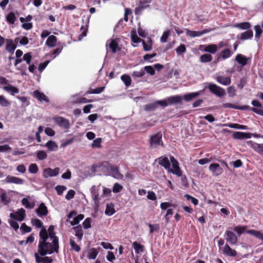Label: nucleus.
I'll return each mask as SVG.
<instances>
[{
	"mask_svg": "<svg viewBox=\"0 0 263 263\" xmlns=\"http://www.w3.org/2000/svg\"><path fill=\"white\" fill-rule=\"evenodd\" d=\"M39 237L37 252L41 256H44L47 254L58 252L59 248V241H57V239L50 240L46 237H45L44 233L42 232L40 233Z\"/></svg>",
	"mask_w": 263,
	"mask_h": 263,
	"instance_id": "1",
	"label": "nucleus"
},
{
	"mask_svg": "<svg viewBox=\"0 0 263 263\" xmlns=\"http://www.w3.org/2000/svg\"><path fill=\"white\" fill-rule=\"evenodd\" d=\"M149 141L150 147L152 148H157L160 145L164 147V144L162 140V134L161 133H157L156 134L151 136Z\"/></svg>",
	"mask_w": 263,
	"mask_h": 263,
	"instance_id": "2",
	"label": "nucleus"
},
{
	"mask_svg": "<svg viewBox=\"0 0 263 263\" xmlns=\"http://www.w3.org/2000/svg\"><path fill=\"white\" fill-rule=\"evenodd\" d=\"M224 237L226 241L231 245H235L238 242V236L233 231L227 230L224 233Z\"/></svg>",
	"mask_w": 263,
	"mask_h": 263,
	"instance_id": "3",
	"label": "nucleus"
},
{
	"mask_svg": "<svg viewBox=\"0 0 263 263\" xmlns=\"http://www.w3.org/2000/svg\"><path fill=\"white\" fill-rule=\"evenodd\" d=\"M208 88L211 92L220 98L223 97L226 93L223 88L215 84L210 83L208 86Z\"/></svg>",
	"mask_w": 263,
	"mask_h": 263,
	"instance_id": "4",
	"label": "nucleus"
},
{
	"mask_svg": "<svg viewBox=\"0 0 263 263\" xmlns=\"http://www.w3.org/2000/svg\"><path fill=\"white\" fill-rule=\"evenodd\" d=\"M54 229V228L53 226H50L47 230L44 227H43L40 233H41L42 232H43L44 233L45 237H46L47 238L50 239V240L57 239V240L59 241V238L55 235Z\"/></svg>",
	"mask_w": 263,
	"mask_h": 263,
	"instance_id": "5",
	"label": "nucleus"
},
{
	"mask_svg": "<svg viewBox=\"0 0 263 263\" xmlns=\"http://www.w3.org/2000/svg\"><path fill=\"white\" fill-rule=\"evenodd\" d=\"M233 53L234 52H233L230 48H226L222 50L219 53L217 54V61L219 62L226 60V59L231 58Z\"/></svg>",
	"mask_w": 263,
	"mask_h": 263,
	"instance_id": "6",
	"label": "nucleus"
},
{
	"mask_svg": "<svg viewBox=\"0 0 263 263\" xmlns=\"http://www.w3.org/2000/svg\"><path fill=\"white\" fill-rule=\"evenodd\" d=\"M170 161L172 164L173 169L171 168V171H168V172L172 173L178 176H181L182 173L179 167L178 161L173 156L170 157Z\"/></svg>",
	"mask_w": 263,
	"mask_h": 263,
	"instance_id": "7",
	"label": "nucleus"
},
{
	"mask_svg": "<svg viewBox=\"0 0 263 263\" xmlns=\"http://www.w3.org/2000/svg\"><path fill=\"white\" fill-rule=\"evenodd\" d=\"M235 60L240 65V67L237 68V70L239 71L241 70L242 67L248 64V62L250 60V58H247L242 54L239 53L236 55Z\"/></svg>",
	"mask_w": 263,
	"mask_h": 263,
	"instance_id": "8",
	"label": "nucleus"
},
{
	"mask_svg": "<svg viewBox=\"0 0 263 263\" xmlns=\"http://www.w3.org/2000/svg\"><path fill=\"white\" fill-rule=\"evenodd\" d=\"M77 214V213L76 211H72L67 215L68 219H71L73 216H74L72 220L70 221V224L72 226H74L78 224L79 222L84 218V216L83 214H79L76 216Z\"/></svg>",
	"mask_w": 263,
	"mask_h": 263,
	"instance_id": "9",
	"label": "nucleus"
},
{
	"mask_svg": "<svg viewBox=\"0 0 263 263\" xmlns=\"http://www.w3.org/2000/svg\"><path fill=\"white\" fill-rule=\"evenodd\" d=\"M60 172V168L59 167H55L54 169H52L50 167L45 168L43 170V176L45 178L48 177H55L57 176Z\"/></svg>",
	"mask_w": 263,
	"mask_h": 263,
	"instance_id": "10",
	"label": "nucleus"
},
{
	"mask_svg": "<svg viewBox=\"0 0 263 263\" xmlns=\"http://www.w3.org/2000/svg\"><path fill=\"white\" fill-rule=\"evenodd\" d=\"M168 106L182 104V97L179 95L172 96L166 98Z\"/></svg>",
	"mask_w": 263,
	"mask_h": 263,
	"instance_id": "11",
	"label": "nucleus"
},
{
	"mask_svg": "<svg viewBox=\"0 0 263 263\" xmlns=\"http://www.w3.org/2000/svg\"><path fill=\"white\" fill-rule=\"evenodd\" d=\"M55 123L60 127L68 129L70 127V123L68 119L62 117H57L54 119Z\"/></svg>",
	"mask_w": 263,
	"mask_h": 263,
	"instance_id": "12",
	"label": "nucleus"
},
{
	"mask_svg": "<svg viewBox=\"0 0 263 263\" xmlns=\"http://www.w3.org/2000/svg\"><path fill=\"white\" fill-rule=\"evenodd\" d=\"M185 30L186 35L191 37H199L209 32V30L207 29H205L202 31H192L188 29H186Z\"/></svg>",
	"mask_w": 263,
	"mask_h": 263,
	"instance_id": "13",
	"label": "nucleus"
},
{
	"mask_svg": "<svg viewBox=\"0 0 263 263\" xmlns=\"http://www.w3.org/2000/svg\"><path fill=\"white\" fill-rule=\"evenodd\" d=\"M251 104L254 106L259 107V108L253 107L251 108V110L258 115L263 116V108L261 107V104L256 100H252Z\"/></svg>",
	"mask_w": 263,
	"mask_h": 263,
	"instance_id": "14",
	"label": "nucleus"
},
{
	"mask_svg": "<svg viewBox=\"0 0 263 263\" xmlns=\"http://www.w3.org/2000/svg\"><path fill=\"white\" fill-rule=\"evenodd\" d=\"M209 170L212 172L213 175L219 176L223 172L222 167L218 163H212L209 166Z\"/></svg>",
	"mask_w": 263,
	"mask_h": 263,
	"instance_id": "15",
	"label": "nucleus"
},
{
	"mask_svg": "<svg viewBox=\"0 0 263 263\" xmlns=\"http://www.w3.org/2000/svg\"><path fill=\"white\" fill-rule=\"evenodd\" d=\"M159 165L164 167V168L168 171H171V163L168 159L166 157H160L157 159Z\"/></svg>",
	"mask_w": 263,
	"mask_h": 263,
	"instance_id": "16",
	"label": "nucleus"
},
{
	"mask_svg": "<svg viewBox=\"0 0 263 263\" xmlns=\"http://www.w3.org/2000/svg\"><path fill=\"white\" fill-rule=\"evenodd\" d=\"M110 175L114 178L117 179H122L123 175L119 172V168L116 165H111L110 171Z\"/></svg>",
	"mask_w": 263,
	"mask_h": 263,
	"instance_id": "17",
	"label": "nucleus"
},
{
	"mask_svg": "<svg viewBox=\"0 0 263 263\" xmlns=\"http://www.w3.org/2000/svg\"><path fill=\"white\" fill-rule=\"evenodd\" d=\"M5 180L6 183L16 184H22L24 182V180L20 178L10 175H8Z\"/></svg>",
	"mask_w": 263,
	"mask_h": 263,
	"instance_id": "18",
	"label": "nucleus"
},
{
	"mask_svg": "<svg viewBox=\"0 0 263 263\" xmlns=\"http://www.w3.org/2000/svg\"><path fill=\"white\" fill-rule=\"evenodd\" d=\"M222 254L230 257H235L237 255V252L228 244H226L222 249Z\"/></svg>",
	"mask_w": 263,
	"mask_h": 263,
	"instance_id": "19",
	"label": "nucleus"
},
{
	"mask_svg": "<svg viewBox=\"0 0 263 263\" xmlns=\"http://www.w3.org/2000/svg\"><path fill=\"white\" fill-rule=\"evenodd\" d=\"M253 36V32L252 30L249 29L246 31L240 33L237 35V38L241 40H251Z\"/></svg>",
	"mask_w": 263,
	"mask_h": 263,
	"instance_id": "20",
	"label": "nucleus"
},
{
	"mask_svg": "<svg viewBox=\"0 0 263 263\" xmlns=\"http://www.w3.org/2000/svg\"><path fill=\"white\" fill-rule=\"evenodd\" d=\"M216 81L223 85L227 86L231 84V78L230 77H223L221 76H217L215 77Z\"/></svg>",
	"mask_w": 263,
	"mask_h": 263,
	"instance_id": "21",
	"label": "nucleus"
},
{
	"mask_svg": "<svg viewBox=\"0 0 263 263\" xmlns=\"http://www.w3.org/2000/svg\"><path fill=\"white\" fill-rule=\"evenodd\" d=\"M37 215L42 217L46 216L48 214L47 208L44 203H41L38 208L36 210Z\"/></svg>",
	"mask_w": 263,
	"mask_h": 263,
	"instance_id": "22",
	"label": "nucleus"
},
{
	"mask_svg": "<svg viewBox=\"0 0 263 263\" xmlns=\"http://www.w3.org/2000/svg\"><path fill=\"white\" fill-rule=\"evenodd\" d=\"M7 44H6L5 49L9 53L13 54L17 47L16 44L13 43V41L11 39L6 40Z\"/></svg>",
	"mask_w": 263,
	"mask_h": 263,
	"instance_id": "23",
	"label": "nucleus"
},
{
	"mask_svg": "<svg viewBox=\"0 0 263 263\" xmlns=\"http://www.w3.org/2000/svg\"><path fill=\"white\" fill-rule=\"evenodd\" d=\"M233 137L235 139H245L250 138L251 135L250 133L236 132L233 134Z\"/></svg>",
	"mask_w": 263,
	"mask_h": 263,
	"instance_id": "24",
	"label": "nucleus"
},
{
	"mask_svg": "<svg viewBox=\"0 0 263 263\" xmlns=\"http://www.w3.org/2000/svg\"><path fill=\"white\" fill-rule=\"evenodd\" d=\"M33 96L40 102H48L49 101L46 95L39 90L33 91Z\"/></svg>",
	"mask_w": 263,
	"mask_h": 263,
	"instance_id": "25",
	"label": "nucleus"
},
{
	"mask_svg": "<svg viewBox=\"0 0 263 263\" xmlns=\"http://www.w3.org/2000/svg\"><path fill=\"white\" fill-rule=\"evenodd\" d=\"M218 50V47L216 44H209L204 45L203 51L211 54L215 53Z\"/></svg>",
	"mask_w": 263,
	"mask_h": 263,
	"instance_id": "26",
	"label": "nucleus"
},
{
	"mask_svg": "<svg viewBox=\"0 0 263 263\" xmlns=\"http://www.w3.org/2000/svg\"><path fill=\"white\" fill-rule=\"evenodd\" d=\"M106 46L107 50H108V49L109 48L111 50L113 53H115L117 51V49L118 47V44L116 41L111 40L110 41H107Z\"/></svg>",
	"mask_w": 263,
	"mask_h": 263,
	"instance_id": "27",
	"label": "nucleus"
},
{
	"mask_svg": "<svg viewBox=\"0 0 263 263\" xmlns=\"http://www.w3.org/2000/svg\"><path fill=\"white\" fill-rule=\"evenodd\" d=\"M3 89L8 92H10V94L12 96H14L16 93H19V90L17 87L9 84L8 85L4 86Z\"/></svg>",
	"mask_w": 263,
	"mask_h": 263,
	"instance_id": "28",
	"label": "nucleus"
},
{
	"mask_svg": "<svg viewBox=\"0 0 263 263\" xmlns=\"http://www.w3.org/2000/svg\"><path fill=\"white\" fill-rule=\"evenodd\" d=\"M75 232V236L79 240H81L83 236V231L81 226L79 225L72 228Z\"/></svg>",
	"mask_w": 263,
	"mask_h": 263,
	"instance_id": "29",
	"label": "nucleus"
},
{
	"mask_svg": "<svg viewBox=\"0 0 263 263\" xmlns=\"http://www.w3.org/2000/svg\"><path fill=\"white\" fill-rule=\"evenodd\" d=\"M111 165H112L107 161H103L98 166L102 171L105 173H110Z\"/></svg>",
	"mask_w": 263,
	"mask_h": 263,
	"instance_id": "30",
	"label": "nucleus"
},
{
	"mask_svg": "<svg viewBox=\"0 0 263 263\" xmlns=\"http://www.w3.org/2000/svg\"><path fill=\"white\" fill-rule=\"evenodd\" d=\"M116 211L114 208V205L112 203H107L106 206L105 214L107 216H111L114 214Z\"/></svg>",
	"mask_w": 263,
	"mask_h": 263,
	"instance_id": "31",
	"label": "nucleus"
},
{
	"mask_svg": "<svg viewBox=\"0 0 263 263\" xmlns=\"http://www.w3.org/2000/svg\"><path fill=\"white\" fill-rule=\"evenodd\" d=\"M57 38L53 35H49L46 40V45L48 47H53L56 45Z\"/></svg>",
	"mask_w": 263,
	"mask_h": 263,
	"instance_id": "32",
	"label": "nucleus"
},
{
	"mask_svg": "<svg viewBox=\"0 0 263 263\" xmlns=\"http://www.w3.org/2000/svg\"><path fill=\"white\" fill-rule=\"evenodd\" d=\"M45 146L48 149L49 151H55L58 148V145L55 142L49 140L46 144Z\"/></svg>",
	"mask_w": 263,
	"mask_h": 263,
	"instance_id": "33",
	"label": "nucleus"
},
{
	"mask_svg": "<svg viewBox=\"0 0 263 263\" xmlns=\"http://www.w3.org/2000/svg\"><path fill=\"white\" fill-rule=\"evenodd\" d=\"M142 45L143 49L145 51H148L152 49V40L150 37H148L146 40V42L142 40Z\"/></svg>",
	"mask_w": 263,
	"mask_h": 263,
	"instance_id": "34",
	"label": "nucleus"
},
{
	"mask_svg": "<svg viewBox=\"0 0 263 263\" xmlns=\"http://www.w3.org/2000/svg\"><path fill=\"white\" fill-rule=\"evenodd\" d=\"M15 215L16 217V220L20 221H23L26 216L25 210L23 208L19 209L17 212H16Z\"/></svg>",
	"mask_w": 263,
	"mask_h": 263,
	"instance_id": "35",
	"label": "nucleus"
},
{
	"mask_svg": "<svg viewBox=\"0 0 263 263\" xmlns=\"http://www.w3.org/2000/svg\"><path fill=\"white\" fill-rule=\"evenodd\" d=\"M234 27L241 30H249L251 27V25L249 22H242L237 23L234 25Z\"/></svg>",
	"mask_w": 263,
	"mask_h": 263,
	"instance_id": "36",
	"label": "nucleus"
},
{
	"mask_svg": "<svg viewBox=\"0 0 263 263\" xmlns=\"http://www.w3.org/2000/svg\"><path fill=\"white\" fill-rule=\"evenodd\" d=\"M213 57L210 54H203L200 57V62L202 63H208L212 61Z\"/></svg>",
	"mask_w": 263,
	"mask_h": 263,
	"instance_id": "37",
	"label": "nucleus"
},
{
	"mask_svg": "<svg viewBox=\"0 0 263 263\" xmlns=\"http://www.w3.org/2000/svg\"><path fill=\"white\" fill-rule=\"evenodd\" d=\"M200 95V92H195L185 94L183 99L185 101H190Z\"/></svg>",
	"mask_w": 263,
	"mask_h": 263,
	"instance_id": "38",
	"label": "nucleus"
},
{
	"mask_svg": "<svg viewBox=\"0 0 263 263\" xmlns=\"http://www.w3.org/2000/svg\"><path fill=\"white\" fill-rule=\"evenodd\" d=\"M247 226H237L235 227L234 228V231L236 232L238 236H240L242 234H243L244 232H246L247 230Z\"/></svg>",
	"mask_w": 263,
	"mask_h": 263,
	"instance_id": "39",
	"label": "nucleus"
},
{
	"mask_svg": "<svg viewBox=\"0 0 263 263\" xmlns=\"http://www.w3.org/2000/svg\"><path fill=\"white\" fill-rule=\"evenodd\" d=\"M145 74L144 70L141 69L139 71H135L132 73V77L134 80L143 77Z\"/></svg>",
	"mask_w": 263,
	"mask_h": 263,
	"instance_id": "40",
	"label": "nucleus"
},
{
	"mask_svg": "<svg viewBox=\"0 0 263 263\" xmlns=\"http://www.w3.org/2000/svg\"><path fill=\"white\" fill-rule=\"evenodd\" d=\"M98 250L96 248H92L88 251V258L90 259H95L98 254Z\"/></svg>",
	"mask_w": 263,
	"mask_h": 263,
	"instance_id": "41",
	"label": "nucleus"
},
{
	"mask_svg": "<svg viewBox=\"0 0 263 263\" xmlns=\"http://www.w3.org/2000/svg\"><path fill=\"white\" fill-rule=\"evenodd\" d=\"M15 20L16 17L13 12H11L7 14L6 16V21L9 24H14Z\"/></svg>",
	"mask_w": 263,
	"mask_h": 263,
	"instance_id": "42",
	"label": "nucleus"
},
{
	"mask_svg": "<svg viewBox=\"0 0 263 263\" xmlns=\"http://www.w3.org/2000/svg\"><path fill=\"white\" fill-rule=\"evenodd\" d=\"M22 204L27 209H31L34 208V203L30 202L27 198H24L22 200Z\"/></svg>",
	"mask_w": 263,
	"mask_h": 263,
	"instance_id": "43",
	"label": "nucleus"
},
{
	"mask_svg": "<svg viewBox=\"0 0 263 263\" xmlns=\"http://www.w3.org/2000/svg\"><path fill=\"white\" fill-rule=\"evenodd\" d=\"M157 104L156 103V101L146 104L144 106V109L147 111H153L155 110L157 108Z\"/></svg>",
	"mask_w": 263,
	"mask_h": 263,
	"instance_id": "44",
	"label": "nucleus"
},
{
	"mask_svg": "<svg viewBox=\"0 0 263 263\" xmlns=\"http://www.w3.org/2000/svg\"><path fill=\"white\" fill-rule=\"evenodd\" d=\"M92 197L94 201V204L96 208H98L100 204V199L99 194L97 192L94 191L92 192Z\"/></svg>",
	"mask_w": 263,
	"mask_h": 263,
	"instance_id": "45",
	"label": "nucleus"
},
{
	"mask_svg": "<svg viewBox=\"0 0 263 263\" xmlns=\"http://www.w3.org/2000/svg\"><path fill=\"white\" fill-rule=\"evenodd\" d=\"M121 79L126 87H128L130 85L132 80L128 75H122L121 77Z\"/></svg>",
	"mask_w": 263,
	"mask_h": 263,
	"instance_id": "46",
	"label": "nucleus"
},
{
	"mask_svg": "<svg viewBox=\"0 0 263 263\" xmlns=\"http://www.w3.org/2000/svg\"><path fill=\"white\" fill-rule=\"evenodd\" d=\"M133 247L136 254H139V253L143 251V246L138 243L137 241H135L133 243Z\"/></svg>",
	"mask_w": 263,
	"mask_h": 263,
	"instance_id": "47",
	"label": "nucleus"
},
{
	"mask_svg": "<svg viewBox=\"0 0 263 263\" xmlns=\"http://www.w3.org/2000/svg\"><path fill=\"white\" fill-rule=\"evenodd\" d=\"M36 155L37 159L40 160L46 159L47 157L46 153L44 151H39L36 152Z\"/></svg>",
	"mask_w": 263,
	"mask_h": 263,
	"instance_id": "48",
	"label": "nucleus"
},
{
	"mask_svg": "<svg viewBox=\"0 0 263 263\" xmlns=\"http://www.w3.org/2000/svg\"><path fill=\"white\" fill-rule=\"evenodd\" d=\"M69 244L71 247V249L74 250L76 252H79L80 251V247L76 244L73 239L71 238L70 239Z\"/></svg>",
	"mask_w": 263,
	"mask_h": 263,
	"instance_id": "49",
	"label": "nucleus"
},
{
	"mask_svg": "<svg viewBox=\"0 0 263 263\" xmlns=\"http://www.w3.org/2000/svg\"><path fill=\"white\" fill-rule=\"evenodd\" d=\"M254 30L255 31V37L256 39L258 40L262 33V30L259 25L255 26Z\"/></svg>",
	"mask_w": 263,
	"mask_h": 263,
	"instance_id": "50",
	"label": "nucleus"
},
{
	"mask_svg": "<svg viewBox=\"0 0 263 263\" xmlns=\"http://www.w3.org/2000/svg\"><path fill=\"white\" fill-rule=\"evenodd\" d=\"M28 171L31 174H36L39 171V168L36 164L32 163L29 165Z\"/></svg>",
	"mask_w": 263,
	"mask_h": 263,
	"instance_id": "51",
	"label": "nucleus"
},
{
	"mask_svg": "<svg viewBox=\"0 0 263 263\" xmlns=\"http://www.w3.org/2000/svg\"><path fill=\"white\" fill-rule=\"evenodd\" d=\"M31 223L33 226H35L36 228H43V223L39 219H32Z\"/></svg>",
	"mask_w": 263,
	"mask_h": 263,
	"instance_id": "52",
	"label": "nucleus"
},
{
	"mask_svg": "<svg viewBox=\"0 0 263 263\" xmlns=\"http://www.w3.org/2000/svg\"><path fill=\"white\" fill-rule=\"evenodd\" d=\"M123 187L122 185L118 183H116L112 187V192L114 193H118L123 190Z\"/></svg>",
	"mask_w": 263,
	"mask_h": 263,
	"instance_id": "53",
	"label": "nucleus"
},
{
	"mask_svg": "<svg viewBox=\"0 0 263 263\" xmlns=\"http://www.w3.org/2000/svg\"><path fill=\"white\" fill-rule=\"evenodd\" d=\"M10 105V103L5 98L4 96L0 95V105L6 107Z\"/></svg>",
	"mask_w": 263,
	"mask_h": 263,
	"instance_id": "54",
	"label": "nucleus"
},
{
	"mask_svg": "<svg viewBox=\"0 0 263 263\" xmlns=\"http://www.w3.org/2000/svg\"><path fill=\"white\" fill-rule=\"evenodd\" d=\"M101 142H102V139L101 138H98L93 141V142L91 145V146L92 147L100 148L101 146Z\"/></svg>",
	"mask_w": 263,
	"mask_h": 263,
	"instance_id": "55",
	"label": "nucleus"
},
{
	"mask_svg": "<svg viewBox=\"0 0 263 263\" xmlns=\"http://www.w3.org/2000/svg\"><path fill=\"white\" fill-rule=\"evenodd\" d=\"M23 60L25 61L28 65H30L32 60V55L31 52H28L25 53L23 55Z\"/></svg>",
	"mask_w": 263,
	"mask_h": 263,
	"instance_id": "56",
	"label": "nucleus"
},
{
	"mask_svg": "<svg viewBox=\"0 0 263 263\" xmlns=\"http://www.w3.org/2000/svg\"><path fill=\"white\" fill-rule=\"evenodd\" d=\"M143 69L144 70V72L146 71L151 76H154L155 74V69L154 67L151 66H146Z\"/></svg>",
	"mask_w": 263,
	"mask_h": 263,
	"instance_id": "57",
	"label": "nucleus"
},
{
	"mask_svg": "<svg viewBox=\"0 0 263 263\" xmlns=\"http://www.w3.org/2000/svg\"><path fill=\"white\" fill-rule=\"evenodd\" d=\"M170 31L168 30L164 31L160 38V41L161 43H164L167 42V38L170 35Z\"/></svg>",
	"mask_w": 263,
	"mask_h": 263,
	"instance_id": "58",
	"label": "nucleus"
},
{
	"mask_svg": "<svg viewBox=\"0 0 263 263\" xmlns=\"http://www.w3.org/2000/svg\"><path fill=\"white\" fill-rule=\"evenodd\" d=\"M184 197H185L187 200L191 201L195 205H197L198 203V199L189 194H185Z\"/></svg>",
	"mask_w": 263,
	"mask_h": 263,
	"instance_id": "59",
	"label": "nucleus"
},
{
	"mask_svg": "<svg viewBox=\"0 0 263 263\" xmlns=\"http://www.w3.org/2000/svg\"><path fill=\"white\" fill-rule=\"evenodd\" d=\"M57 194L59 195H62L64 191L66 190V187L64 185H57L55 188Z\"/></svg>",
	"mask_w": 263,
	"mask_h": 263,
	"instance_id": "60",
	"label": "nucleus"
},
{
	"mask_svg": "<svg viewBox=\"0 0 263 263\" xmlns=\"http://www.w3.org/2000/svg\"><path fill=\"white\" fill-rule=\"evenodd\" d=\"M21 230L23 231L22 233H29L31 231V228L27 226L25 223L21 225Z\"/></svg>",
	"mask_w": 263,
	"mask_h": 263,
	"instance_id": "61",
	"label": "nucleus"
},
{
	"mask_svg": "<svg viewBox=\"0 0 263 263\" xmlns=\"http://www.w3.org/2000/svg\"><path fill=\"white\" fill-rule=\"evenodd\" d=\"M176 51L178 54H181L186 51V47L184 45L181 44L176 48Z\"/></svg>",
	"mask_w": 263,
	"mask_h": 263,
	"instance_id": "62",
	"label": "nucleus"
},
{
	"mask_svg": "<svg viewBox=\"0 0 263 263\" xmlns=\"http://www.w3.org/2000/svg\"><path fill=\"white\" fill-rule=\"evenodd\" d=\"M247 82V78L245 77L242 78L238 84H237V87L240 89H242L243 87L246 85Z\"/></svg>",
	"mask_w": 263,
	"mask_h": 263,
	"instance_id": "63",
	"label": "nucleus"
},
{
	"mask_svg": "<svg viewBox=\"0 0 263 263\" xmlns=\"http://www.w3.org/2000/svg\"><path fill=\"white\" fill-rule=\"evenodd\" d=\"M151 3V0H142L140 2L139 6L146 9L149 7V4Z\"/></svg>",
	"mask_w": 263,
	"mask_h": 263,
	"instance_id": "64",
	"label": "nucleus"
}]
</instances>
